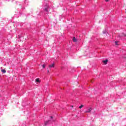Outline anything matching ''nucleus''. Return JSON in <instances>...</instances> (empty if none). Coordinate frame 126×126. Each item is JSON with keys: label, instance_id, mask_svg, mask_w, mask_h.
I'll return each instance as SVG.
<instances>
[{"label": "nucleus", "instance_id": "1", "mask_svg": "<svg viewBox=\"0 0 126 126\" xmlns=\"http://www.w3.org/2000/svg\"><path fill=\"white\" fill-rule=\"evenodd\" d=\"M49 5H46L44 9L45 11H47V12L49 11Z\"/></svg>", "mask_w": 126, "mask_h": 126}, {"label": "nucleus", "instance_id": "2", "mask_svg": "<svg viewBox=\"0 0 126 126\" xmlns=\"http://www.w3.org/2000/svg\"><path fill=\"white\" fill-rule=\"evenodd\" d=\"M120 37H126V34H125L124 33H121L119 35Z\"/></svg>", "mask_w": 126, "mask_h": 126}, {"label": "nucleus", "instance_id": "3", "mask_svg": "<svg viewBox=\"0 0 126 126\" xmlns=\"http://www.w3.org/2000/svg\"><path fill=\"white\" fill-rule=\"evenodd\" d=\"M49 68H52V67H55V63L49 65Z\"/></svg>", "mask_w": 126, "mask_h": 126}, {"label": "nucleus", "instance_id": "4", "mask_svg": "<svg viewBox=\"0 0 126 126\" xmlns=\"http://www.w3.org/2000/svg\"><path fill=\"white\" fill-rule=\"evenodd\" d=\"M91 111H92V108H90L88 109V111H86L85 112V113H90V112H91Z\"/></svg>", "mask_w": 126, "mask_h": 126}, {"label": "nucleus", "instance_id": "5", "mask_svg": "<svg viewBox=\"0 0 126 126\" xmlns=\"http://www.w3.org/2000/svg\"><path fill=\"white\" fill-rule=\"evenodd\" d=\"M72 41H73V42H77V39H76V38H75V37H73L72 38Z\"/></svg>", "mask_w": 126, "mask_h": 126}, {"label": "nucleus", "instance_id": "6", "mask_svg": "<svg viewBox=\"0 0 126 126\" xmlns=\"http://www.w3.org/2000/svg\"><path fill=\"white\" fill-rule=\"evenodd\" d=\"M108 60H106L105 61H102V63H104V64H107L108 63Z\"/></svg>", "mask_w": 126, "mask_h": 126}, {"label": "nucleus", "instance_id": "7", "mask_svg": "<svg viewBox=\"0 0 126 126\" xmlns=\"http://www.w3.org/2000/svg\"><path fill=\"white\" fill-rule=\"evenodd\" d=\"M50 122V120H48L47 121H46L45 123H44V125L45 126H47L48 125V124H49V123Z\"/></svg>", "mask_w": 126, "mask_h": 126}, {"label": "nucleus", "instance_id": "8", "mask_svg": "<svg viewBox=\"0 0 126 126\" xmlns=\"http://www.w3.org/2000/svg\"><path fill=\"white\" fill-rule=\"evenodd\" d=\"M36 82L39 83H40V82H41V81H40V79L39 78H37L36 79Z\"/></svg>", "mask_w": 126, "mask_h": 126}, {"label": "nucleus", "instance_id": "9", "mask_svg": "<svg viewBox=\"0 0 126 126\" xmlns=\"http://www.w3.org/2000/svg\"><path fill=\"white\" fill-rule=\"evenodd\" d=\"M1 72H2L3 73H5V72H6V71L4 69H2L1 70Z\"/></svg>", "mask_w": 126, "mask_h": 126}, {"label": "nucleus", "instance_id": "10", "mask_svg": "<svg viewBox=\"0 0 126 126\" xmlns=\"http://www.w3.org/2000/svg\"><path fill=\"white\" fill-rule=\"evenodd\" d=\"M115 45H119V41H115Z\"/></svg>", "mask_w": 126, "mask_h": 126}, {"label": "nucleus", "instance_id": "11", "mask_svg": "<svg viewBox=\"0 0 126 126\" xmlns=\"http://www.w3.org/2000/svg\"><path fill=\"white\" fill-rule=\"evenodd\" d=\"M42 67H43V68H45V67H46V64H43L42 65Z\"/></svg>", "mask_w": 126, "mask_h": 126}, {"label": "nucleus", "instance_id": "12", "mask_svg": "<svg viewBox=\"0 0 126 126\" xmlns=\"http://www.w3.org/2000/svg\"><path fill=\"white\" fill-rule=\"evenodd\" d=\"M82 107H84V105H81V106H80L79 107V109H81V108H82Z\"/></svg>", "mask_w": 126, "mask_h": 126}, {"label": "nucleus", "instance_id": "13", "mask_svg": "<svg viewBox=\"0 0 126 126\" xmlns=\"http://www.w3.org/2000/svg\"><path fill=\"white\" fill-rule=\"evenodd\" d=\"M105 1L108 2L109 1V0H105Z\"/></svg>", "mask_w": 126, "mask_h": 126}, {"label": "nucleus", "instance_id": "14", "mask_svg": "<svg viewBox=\"0 0 126 126\" xmlns=\"http://www.w3.org/2000/svg\"><path fill=\"white\" fill-rule=\"evenodd\" d=\"M47 69H48V68H47ZM47 71H48V72H49L50 71L49 70H48Z\"/></svg>", "mask_w": 126, "mask_h": 126}, {"label": "nucleus", "instance_id": "15", "mask_svg": "<svg viewBox=\"0 0 126 126\" xmlns=\"http://www.w3.org/2000/svg\"><path fill=\"white\" fill-rule=\"evenodd\" d=\"M51 119H53V116H51Z\"/></svg>", "mask_w": 126, "mask_h": 126}, {"label": "nucleus", "instance_id": "16", "mask_svg": "<svg viewBox=\"0 0 126 126\" xmlns=\"http://www.w3.org/2000/svg\"><path fill=\"white\" fill-rule=\"evenodd\" d=\"M71 107H72V108H73V106L72 105V106H71Z\"/></svg>", "mask_w": 126, "mask_h": 126}, {"label": "nucleus", "instance_id": "17", "mask_svg": "<svg viewBox=\"0 0 126 126\" xmlns=\"http://www.w3.org/2000/svg\"><path fill=\"white\" fill-rule=\"evenodd\" d=\"M92 81V82H93L92 81Z\"/></svg>", "mask_w": 126, "mask_h": 126}]
</instances>
